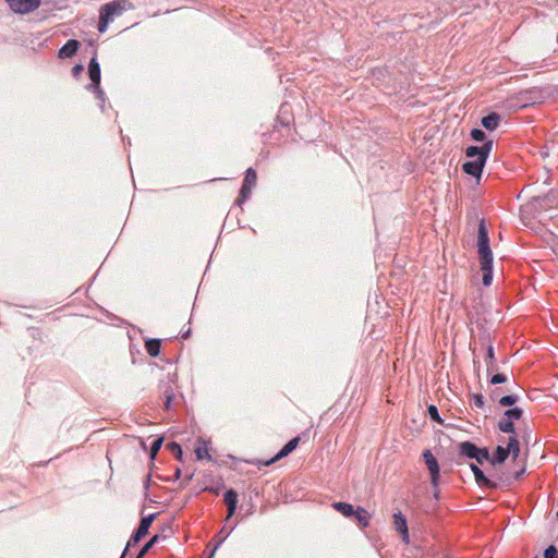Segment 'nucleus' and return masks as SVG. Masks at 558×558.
<instances>
[{"instance_id":"obj_16","label":"nucleus","mask_w":558,"mask_h":558,"mask_svg":"<svg viewBox=\"0 0 558 558\" xmlns=\"http://www.w3.org/2000/svg\"><path fill=\"white\" fill-rule=\"evenodd\" d=\"M489 246V236L488 230L485 225V220L482 219L478 223V232H477V248Z\"/></svg>"},{"instance_id":"obj_6","label":"nucleus","mask_w":558,"mask_h":558,"mask_svg":"<svg viewBox=\"0 0 558 558\" xmlns=\"http://www.w3.org/2000/svg\"><path fill=\"white\" fill-rule=\"evenodd\" d=\"M10 9L15 13H29L40 5V0H7Z\"/></svg>"},{"instance_id":"obj_41","label":"nucleus","mask_w":558,"mask_h":558,"mask_svg":"<svg viewBox=\"0 0 558 558\" xmlns=\"http://www.w3.org/2000/svg\"><path fill=\"white\" fill-rule=\"evenodd\" d=\"M84 71V66L82 64H76L72 68V74L74 77H77Z\"/></svg>"},{"instance_id":"obj_24","label":"nucleus","mask_w":558,"mask_h":558,"mask_svg":"<svg viewBox=\"0 0 558 558\" xmlns=\"http://www.w3.org/2000/svg\"><path fill=\"white\" fill-rule=\"evenodd\" d=\"M251 192H252V186L242 184L239 197L236 198L235 203L238 205H241L244 202H246L248 199V197L251 196Z\"/></svg>"},{"instance_id":"obj_23","label":"nucleus","mask_w":558,"mask_h":558,"mask_svg":"<svg viewBox=\"0 0 558 558\" xmlns=\"http://www.w3.org/2000/svg\"><path fill=\"white\" fill-rule=\"evenodd\" d=\"M498 428L502 433H507V434H514L515 433V427H514L513 422L508 420V418H506V417L501 418L498 422Z\"/></svg>"},{"instance_id":"obj_44","label":"nucleus","mask_w":558,"mask_h":558,"mask_svg":"<svg viewBox=\"0 0 558 558\" xmlns=\"http://www.w3.org/2000/svg\"><path fill=\"white\" fill-rule=\"evenodd\" d=\"M180 473H181V472H180V470L178 469V470H177V472H175V475H177V476H180Z\"/></svg>"},{"instance_id":"obj_9","label":"nucleus","mask_w":558,"mask_h":558,"mask_svg":"<svg viewBox=\"0 0 558 558\" xmlns=\"http://www.w3.org/2000/svg\"><path fill=\"white\" fill-rule=\"evenodd\" d=\"M300 442V437H294L292 438L291 440H289L282 448L281 450L270 460L268 461H265L264 462V465H270L271 463H274L275 461L277 460H280L284 457H287L288 454H290L295 448L296 446L299 445Z\"/></svg>"},{"instance_id":"obj_7","label":"nucleus","mask_w":558,"mask_h":558,"mask_svg":"<svg viewBox=\"0 0 558 558\" xmlns=\"http://www.w3.org/2000/svg\"><path fill=\"white\" fill-rule=\"evenodd\" d=\"M472 159L473 160L464 162L462 169L466 174L480 178L486 162L478 157Z\"/></svg>"},{"instance_id":"obj_38","label":"nucleus","mask_w":558,"mask_h":558,"mask_svg":"<svg viewBox=\"0 0 558 558\" xmlns=\"http://www.w3.org/2000/svg\"><path fill=\"white\" fill-rule=\"evenodd\" d=\"M472 403L477 409L484 408V397L481 393H476L472 396Z\"/></svg>"},{"instance_id":"obj_15","label":"nucleus","mask_w":558,"mask_h":558,"mask_svg":"<svg viewBox=\"0 0 558 558\" xmlns=\"http://www.w3.org/2000/svg\"><path fill=\"white\" fill-rule=\"evenodd\" d=\"M500 120H501L500 114H498L496 112H492L482 118L481 124L487 131L492 132V131H495L499 126Z\"/></svg>"},{"instance_id":"obj_26","label":"nucleus","mask_w":558,"mask_h":558,"mask_svg":"<svg viewBox=\"0 0 558 558\" xmlns=\"http://www.w3.org/2000/svg\"><path fill=\"white\" fill-rule=\"evenodd\" d=\"M256 179H257V175H256V172L253 168H248L246 171H245V177H244V180H243V184L245 185H250V186H254L255 183H256Z\"/></svg>"},{"instance_id":"obj_18","label":"nucleus","mask_w":558,"mask_h":558,"mask_svg":"<svg viewBox=\"0 0 558 558\" xmlns=\"http://www.w3.org/2000/svg\"><path fill=\"white\" fill-rule=\"evenodd\" d=\"M353 517H355L361 527L364 529L369 525L371 514L363 507H357Z\"/></svg>"},{"instance_id":"obj_2","label":"nucleus","mask_w":558,"mask_h":558,"mask_svg":"<svg viewBox=\"0 0 558 558\" xmlns=\"http://www.w3.org/2000/svg\"><path fill=\"white\" fill-rule=\"evenodd\" d=\"M481 270L483 271V284L488 287L493 281V252L490 246L478 247Z\"/></svg>"},{"instance_id":"obj_42","label":"nucleus","mask_w":558,"mask_h":558,"mask_svg":"<svg viewBox=\"0 0 558 558\" xmlns=\"http://www.w3.org/2000/svg\"><path fill=\"white\" fill-rule=\"evenodd\" d=\"M470 469L472 470L474 475H476L477 470H481L475 463H471Z\"/></svg>"},{"instance_id":"obj_40","label":"nucleus","mask_w":558,"mask_h":558,"mask_svg":"<svg viewBox=\"0 0 558 558\" xmlns=\"http://www.w3.org/2000/svg\"><path fill=\"white\" fill-rule=\"evenodd\" d=\"M507 381V377L504 374H495L492 376L489 383L492 385H498Z\"/></svg>"},{"instance_id":"obj_4","label":"nucleus","mask_w":558,"mask_h":558,"mask_svg":"<svg viewBox=\"0 0 558 558\" xmlns=\"http://www.w3.org/2000/svg\"><path fill=\"white\" fill-rule=\"evenodd\" d=\"M423 459L429 471L430 484L433 487H437L439 485L440 478V468L438 461L429 449L424 450Z\"/></svg>"},{"instance_id":"obj_13","label":"nucleus","mask_w":558,"mask_h":558,"mask_svg":"<svg viewBox=\"0 0 558 558\" xmlns=\"http://www.w3.org/2000/svg\"><path fill=\"white\" fill-rule=\"evenodd\" d=\"M88 75L90 78V84L88 86L100 85V65L96 57L90 59L88 64Z\"/></svg>"},{"instance_id":"obj_28","label":"nucleus","mask_w":558,"mask_h":558,"mask_svg":"<svg viewBox=\"0 0 558 558\" xmlns=\"http://www.w3.org/2000/svg\"><path fill=\"white\" fill-rule=\"evenodd\" d=\"M159 536L155 535L151 537L138 551L136 558H144L148 550L157 543Z\"/></svg>"},{"instance_id":"obj_32","label":"nucleus","mask_w":558,"mask_h":558,"mask_svg":"<svg viewBox=\"0 0 558 558\" xmlns=\"http://www.w3.org/2000/svg\"><path fill=\"white\" fill-rule=\"evenodd\" d=\"M476 456H478V459H476L475 461L480 464H483L484 461H490L492 458L489 456V451L487 448H480L478 447V452H476Z\"/></svg>"},{"instance_id":"obj_3","label":"nucleus","mask_w":558,"mask_h":558,"mask_svg":"<svg viewBox=\"0 0 558 558\" xmlns=\"http://www.w3.org/2000/svg\"><path fill=\"white\" fill-rule=\"evenodd\" d=\"M156 518V513H151L147 517H143L141 519L140 525L135 533L131 536L130 541L126 544V547L122 554L121 558H125L126 551L131 546H135L147 533L150 527V524Z\"/></svg>"},{"instance_id":"obj_14","label":"nucleus","mask_w":558,"mask_h":558,"mask_svg":"<svg viewBox=\"0 0 558 558\" xmlns=\"http://www.w3.org/2000/svg\"><path fill=\"white\" fill-rule=\"evenodd\" d=\"M225 504L228 510L227 518L229 519L234 514L238 505V494L234 489L230 488L225 493Z\"/></svg>"},{"instance_id":"obj_10","label":"nucleus","mask_w":558,"mask_h":558,"mask_svg":"<svg viewBox=\"0 0 558 558\" xmlns=\"http://www.w3.org/2000/svg\"><path fill=\"white\" fill-rule=\"evenodd\" d=\"M393 524L397 532L402 535V539L409 543V530L405 517L401 512L393 514Z\"/></svg>"},{"instance_id":"obj_37","label":"nucleus","mask_w":558,"mask_h":558,"mask_svg":"<svg viewBox=\"0 0 558 558\" xmlns=\"http://www.w3.org/2000/svg\"><path fill=\"white\" fill-rule=\"evenodd\" d=\"M471 137L472 140H474L475 142H484L486 140V134L483 130L481 129H473L471 131Z\"/></svg>"},{"instance_id":"obj_21","label":"nucleus","mask_w":558,"mask_h":558,"mask_svg":"<svg viewBox=\"0 0 558 558\" xmlns=\"http://www.w3.org/2000/svg\"><path fill=\"white\" fill-rule=\"evenodd\" d=\"M508 457H509V453L506 450V448L498 446L494 452V456L492 457L490 462L493 464H500V463H504Z\"/></svg>"},{"instance_id":"obj_1","label":"nucleus","mask_w":558,"mask_h":558,"mask_svg":"<svg viewBox=\"0 0 558 558\" xmlns=\"http://www.w3.org/2000/svg\"><path fill=\"white\" fill-rule=\"evenodd\" d=\"M131 8L132 4L129 0H113L104 4L99 10V33H105L109 23H111L114 17L122 15L124 11Z\"/></svg>"},{"instance_id":"obj_22","label":"nucleus","mask_w":558,"mask_h":558,"mask_svg":"<svg viewBox=\"0 0 558 558\" xmlns=\"http://www.w3.org/2000/svg\"><path fill=\"white\" fill-rule=\"evenodd\" d=\"M508 453H512L515 459L520 452V444L515 436H510L507 447H505Z\"/></svg>"},{"instance_id":"obj_39","label":"nucleus","mask_w":558,"mask_h":558,"mask_svg":"<svg viewBox=\"0 0 558 558\" xmlns=\"http://www.w3.org/2000/svg\"><path fill=\"white\" fill-rule=\"evenodd\" d=\"M544 558H558V550L554 545L548 546L544 551Z\"/></svg>"},{"instance_id":"obj_11","label":"nucleus","mask_w":558,"mask_h":558,"mask_svg":"<svg viewBox=\"0 0 558 558\" xmlns=\"http://www.w3.org/2000/svg\"><path fill=\"white\" fill-rule=\"evenodd\" d=\"M78 48L80 41L76 39H70L60 48L59 58H71L77 52Z\"/></svg>"},{"instance_id":"obj_27","label":"nucleus","mask_w":558,"mask_h":558,"mask_svg":"<svg viewBox=\"0 0 558 558\" xmlns=\"http://www.w3.org/2000/svg\"><path fill=\"white\" fill-rule=\"evenodd\" d=\"M195 454H196L198 460H203V459L210 460L211 459L210 454L208 453V449H207V446H206L205 442L199 444L196 447Z\"/></svg>"},{"instance_id":"obj_43","label":"nucleus","mask_w":558,"mask_h":558,"mask_svg":"<svg viewBox=\"0 0 558 558\" xmlns=\"http://www.w3.org/2000/svg\"><path fill=\"white\" fill-rule=\"evenodd\" d=\"M189 335H190V331H186L185 333H183V335H182V338H184V339H185V338H187V337H189Z\"/></svg>"},{"instance_id":"obj_34","label":"nucleus","mask_w":558,"mask_h":558,"mask_svg":"<svg viewBox=\"0 0 558 558\" xmlns=\"http://www.w3.org/2000/svg\"><path fill=\"white\" fill-rule=\"evenodd\" d=\"M230 532H226L225 529H221L216 537H218L217 544L215 545L209 558H213L215 550L223 543V541L229 536Z\"/></svg>"},{"instance_id":"obj_36","label":"nucleus","mask_w":558,"mask_h":558,"mask_svg":"<svg viewBox=\"0 0 558 558\" xmlns=\"http://www.w3.org/2000/svg\"><path fill=\"white\" fill-rule=\"evenodd\" d=\"M168 449L174 454L178 460L182 459L181 446L177 442H170L167 445Z\"/></svg>"},{"instance_id":"obj_20","label":"nucleus","mask_w":558,"mask_h":558,"mask_svg":"<svg viewBox=\"0 0 558 558\" xmlns=\"http://www.w3.org/2000/svg\"><path fill=\"white\" fill-rule=\"evenodd\" d=\"M160 348H161V341L159 339H149L145 342V349H146L147 353L153 357H156L159 355Z\"/></svg>"},{"instance_id":"obj_17","label":"nucleus","mask_w":558,"mask_h":558,"mask_svg":"<svg viewBox=\"0 0 558 558\" xmlns=\"http://www.w3.org/2000/svg\"><path fill=\"white\" fill-rule=\"evenodd\" d=\"M475 482L480 487L484 488H496L498 484L487 477L482 470H477L476 475H474Z\"/></svg>"},{"instance_id":"obj_8","label":"nucleus","mask_w":558,"mask_h":558,"mask_svg":"<svg viewBox=\"0 0 558 558\" xmlns=\"http://www.w3.org/2000/svg\"><path fill=\"white\" fill-rule=\"evenodd\" d=\"M476 452H478V447L473 444L472 441H462L458 445V457L459 458H466L471 460L478 459V456H476Z\"/></svg>"},{"instance_id":"obj_25","label":"nucleus","mask_w":558,"mask_h":558,"mask_svg":"<svg viewBox=\"0 0 558 558\" xmlns=\"http://www.w3.org/2000/svg\"><path fill=\"white\" fill-rule=\"evenodd\" d=\"M504 415L506 418H508L510 421L520 420L523 415V411H522V409L515 407V408L506 410Z\"/></svg>"},{"instance_id":"obj_33","label":"nucleus","mask_w":558,"mask_h":558,"mask_svg":"<svg viewBox=\"0 0 558 558\" xmlns=\"http://www.w3.org/2000/svg\"><path fill=\"white\" fill-rule=\"evenodd\" d=\"M87 88L95 93L96 97L100 101V106L104 107L106 99H105V93L100 88V85L87 86Z\"/></svg>"},{"instance_id":"obj_5","label":"nucleus","mask_w":558,"mask_h":558,"mask_svg":"<svg viewBox=\"0 0 558 558\" xmlns=\"http://www.w3.org/2000/svg\"><path fill=\"white\" fill-rule=\"evenodd\" d=\"M493 146L494 142L492 140L484 141V144L482 146H469L465 150V156L468 158L478 157L486 162L493 149Z\"/></svg>"},{"instance_id":"obj_19","label":"nucleus","mask_w":558,"mask_h":558,"mask_svg":"<svg viewBox=\"0 0 558 558\" xmlns=\"http://www.w3.org/2000/svg\"><path fill=\"white\" fill-rule=\"evenodd\" d=\"M332 507L345 518L353 517L356 510L354 509L353 505L342 501L333 502Z\"/></svg>"},{"instance_id":"obj_12","label":"nucleus","mask_w":558,"mask_h":558,"mask_svg":"<svg viewBox=\"0 0 558 558\" xmlns=\"http://www.w3.org/2000/svg\"><path fill=\"white\" fill-rule=\"evenodd\" d=\"M160 392L163 398V410L169 411L172 399L175 396L174 389L170 383H163L160 385Z\"/></svg>"},{"instance_id":"obj_30","label":"nucleus","mask_w":558,"mask_h":558,"mask_svg":"<svg viewBox=\"0 0 558 558\" xmlns=\"http://www.w3.org/2000/svg\"><path fill=\"white\" fill-rule=\"evenodd\" d=\"M486 356H487V360L489 361V362L487 363V372H488V373H490V372H493V371L496 368V365H495V363H494V360H495V353H494V348H493V345H488Z\"/></svg>"},{"instance_id":"obj_31","label":"nucleus","mask_w":558,"mask_h":558,"mask_svg":"<svg viewBox=\"0 0 558 558\" xmlns=\"http://www.w3.org/2000/svg\"><path fill=\"white\" fill-rule=\"evenodd\" d=\"M427 413L432 421L442 424V420L438 413V409L436 405H434V404L428 405Z\"/></svg>"},{"instance_id":"obj_29","label":"nucleus","mask_w":558,"mask_h":558,"mask_svg":"<svg viewBox=\"0 0 558 558\" xmlns=\"http://www.w3.org/2000/svg\"><path fill=\"white\" fill-rule=\"evenodd\" d=\"M519 397L517 395H507L499 399V404L502 407H511L517 403Z\"/></svg>"},{"instance_id":"obj_35","label":"nucleus","mask_w":558,"mask_h":558,"mask_svg":"<svg viewBox=\"0 0 558 558\" xmlns=\"http://www.w3.org/2000/svg\"><path fill=\"white\" fill-rule=\"evenodd\" d=\"M162 441H163L162 438H157V439H155L151 442V446H150V459H155L156 458L158 451L160 450V448L162 446Z\"/></svg>"}]
</instances>
